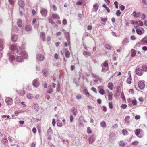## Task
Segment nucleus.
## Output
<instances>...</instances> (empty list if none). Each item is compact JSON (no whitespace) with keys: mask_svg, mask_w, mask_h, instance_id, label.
I'll return each mask as SVG.
<instances>
[{"mask_svg":"<svg viewBox=\"0 0 147 147\" xmlns=\"http://www.w3.org/2000/svg\"><path fill=\"white\" fill-rule=\"evenodd\" d=\"M11 49L13 51L16 50L17 53L19 52L20 54H21L22 49L21 47H18L16 45H13L11 47Z\"/></svg>","mask_w":147,"mask_h":147,"instance_id":"1","label":"nucleus"},{"mask_svg":"<svg viewBox=\"0 0 147 147\" xmlns=\"http://www.w3.org/2000/svg\"><path fill=\"white\" fill-rule=\"evenodd\" d=\"M52 86L50 85L48 87V90H47V93L51 94V93L53 91V89L55 87L56 84L54 83L52 84Z\"/></svg>","mask_w":147,"mask_h":147,"instance_id":"2","label":"nucleus"},{"mask_svg":"<svg viewBox=\"0 0 147 147\" xmlns=\"http://www.w3.org/2000/svg\"><path fill=\"white\" fill-rule=\"evenodd\" d=\"M5 101L6 103L8 105H11L13 103V100L10 98H6L5 100Z\"/></svg>","mask_w":147,"mask_h":147,"instance_id":"3","label":"nucleus"},{"mask_svg":"<svg viewBox=\"0 0 147 147\" xmlns=\"http://www.w3.org/2000/svg\"><path fill=\"white\" fill-rule=\"evenodd\" d=\"M36 58L38 61H42L44 60L45 57L43 55L39 54L37 55Z\"/></svg>","mask_w":147,"mask_h":147,"instance_id":"4","label":"nucleus"},{"mask_svg":"<svg viewBox=\"0 0 147 147\" xmlns=\"http://www.w3.org/2000/svg\"><path fill=\"white\" fill-rule=\"evenodd\" d=\"M98 89L99 93L102 95H103L105 94V90L102 88V87L99 86L98 87Z\"/></svg>","mask_w":147,"mask_h":147,"instance_id":"5","label":"nucleus"},{"mask_svg":"<svg viewBox=\"0 0 147 147\" xmlns=\"http://www.w3.org/2000/svg\"><path fill=\"white\" fill-rule=\"evenodd\" d=\"M138 85L139 88L141 89H142L145 87V84L144 83V82L141 81H140L138 82Z\"/></svg>","mask_w":147,"mask_h":147,"instance_id":"6","label":"nucleus"},{"mask_svg":"<svg viewBox=\"0 0 147 147\" xmlns=\"http://www.w3.org/2000/svg\"><path fill=\"white\" fill-rule=\"evenodd\" d=\"M32 84L34 87H38L39 85V82L36 79H35L33 81Z\"/></svg>","mask_w":147,"mask_h":147,"instance_id":"7","label":"nucleus"},{"mask_svg":"<svg viewBox=\"0 0 147 147\" xmlns=\"http://www.w3.org/2000/svg\"><path fill=\"white\" fill-rule=\"evenodd\" d=\"M40 13L41 15L44 17H46L47 16V10L45 9H43L42 10L40 11Z\"/></svg>","mask_w":147,"mask_h":147,"instance_id":"8","label":"nucleus"},{"mask_svg":"<svg viewBox=\"0 0 147 147\" xmlns=\"http://www.w3.org/2000/svg\"><path fill=\"white\" fill-rule=\"evenodd\" d=\"M141 13L140 12H136L135 11H133V15L134 16L135 18H138L141 16Z\"/></svg>","mask_w":147,"mask_h":147,"instance_id":"9","label":"nucleus"},{"mask_svg":"<svg viewBox=\"0 0 147 147\" xmlns=\"http://www.w3.org/2000/svg\"><path fill=\"white\" fill-rule=\"evenodd\" d=\"M136 74L139 76L141 75L142 74V69L139 68H138L136 69Z\"/></svg>","mask_w":147,"mask_h":147,"instance_id":"10","label":"nucleus"},{"mask_svg":"<svg viewBox=\"0 0 147 147\" xmlns=\"http://www.w3.org/2000/svg\"><path fill=\"white\" fill-rule=\"evenodd\" d=\"M51 17L54 19H59L60 18L59 15L57 14L53 13L51 15Z\"/></svg>","mask_w":147,"mask_h":147,"instance_id":"11","label":"nucleus"},{"mask_svg":"<svg viewBox=\"0 0 147 147\" xmlns=\"http://www.w3.org/2000/svg\"><path fill=\"white\" fill-rule=\"evenodd\" d=\"M40 37L42 39V41H45V34L43 32H42L40 33Z\"/></svg>","mask_w":147,"mask_h":147,"instance_id":"12","label":"nucleus"},{"mask_svg":"<svg viewBox=\"0 0 147 147\" xmlns=\"http://www.w3.org/2000/svg\"><path fill=\"white\" fill-rule=\"evenodd\" d=\"M18 4L19 6L21 7H23L24 6L25 4L24 2L22 0H20L19 1Z\"/></svg>","mask_w":147,"mask_h":147,"instance_id":"13","label":"nucleus"},{"mask_svg":"<svg viewBox=\"0 0 147 147\" xmlns=\"http://www.w3.org/2000/svg\"><path fill=\"white\" fill-rule=\"evenodd\" d=\"M129 42V39L127 38H125L122 42V44L123 45H126Z\"/></svg>","mask_w":147,"mask_h":147,"instance_id":"14","label":"nucleus"},{"mask_svg":"<svg viewBox=\"0 0 147 147\" xmlns=\"http://www.w3.org/2000/svg\"><path fill=\"white\" fill-rule=\"evenodd\" d=\"M113 93L111 92L108 93V99L109 101H111L113 99Z\"/></svg>","mask_w":147,"mask_h":147,"instance_id":"15","label":"nucleus"},{"mask_svg":"<svg viewBox=\"0 0 147 147\" xmlns=\"http://www.w3.org/2000/svg\"><path fill=\"white\" fill-rule=\"evenodd\" d=\"M12 41L14 42H16L18 40V37L16 35H13L12 36Z\"/></svg>","mask_w":147,"mask_h":147,"instance_id":"16","label":"nucleus"},{"mask_svg":"<svg viewBox=\"0 0 147 147\" xmlns=\"http://www.w3.org/2000/svg\"><path fill=\"white\" fill-rule=\"evenodd\" d=\"M43 74L45 76H47L49 75V71L45 69H43L42 70Z\"/></svg>","mask_w":147,"mask_h":147,"instance_id":"17","label":"nucleus"},{"mask_svg":"<svg viewBox=\"0 0 147 147\" xmlns=\"http://www.w3.org/2000/svg\"><path fill=\"white\" fill-rule=\"evenodd\" d=\"M65 55L66 58H68L70 57V53L68 50H67L65 52Z\"/></svg>","mask_w":147,"mask_h":147,"instance_id":"18","label":"nucleus"},{"mask_svg":"<svg viewBox=\"0 0 147 147\" xmlns=\"http://www.w3.org/2000/svg\"><path fill=\"white\" fill-rule=\"evenodd\" d=\"M113 85L111 82H109L108 84V87L111 90H112L113 88Z\"/></svg>","mask_w":147,"mask_h":147,"instance_id":"19","label":"nucleus"},{"mask_svg":"<svg viewBox=\"0 0 147 147\" xmlns=\"http://www.w3.org/2000/svg\"><path fill=\"white\" fill-rule=\"evenodd\" d=\"M16 60L19 62H22L23 60V59L21 56H18L16 58Z\"/></svg>","mask_w":147,"mask_h":147,"instance_id":"20","label":"nucleus"},{"mask_svg":"<svg viewBox=\"0 0 147 147\" xmlns=\"http://www.w3.org/2000/svg\"><path fill=\"white\" fill-rule=\"evenodd\" d=\"M22 20L20 19H19L18 20L17 22V24L18 26V27H22Z\"/></svg>","mask_w":147,"mask_h":147,"instance_id":"21","label":"nucleus"},{"mask_svg":"<svg viewBox=\"0 0 147 147\" xmlns=\"http://www.w3.org/2000/svg\"><path fill=\"white\" fill-rule=\"evenodd\" d=\"M131 57H133L136 55V51L135 50H134L133 49L131 50Z\"/></svg>","mask_w":147,"mask_h":147,"instance_id":"22","label":"nucleus"},{"mask_svg":"<svg viewBox=\"0 0 147 147\" xmlns=\"http://www.w3.org/2000/svg\"><path fill=\"white\" fill-rule=\"evenodd\" d=\"M25 29L27 31H30L32 30V28L31 26L27 25L25 27Z\"/></svg>","mask_w":147,"mask_h":147,"instance_id":"23","label":"nucleus"},{"mask_svg":"<svg viewBox=\"0 0 147 147\" xmlns=\"http://www.w3.org/2000/svg\"><path fill=\"white\" fill-rule=\"evenodd\" d=\"M131 77H129L128 78L127 80V82L129 84H130L131 83Z\"/></svg>","mask_w":147,"mask_h":147,"instance_id":"24","label":"nucleus"},{"mask_svg":"<svg viewBox=\"0 0 147 147\" xmlns=\"http://www.w3.org/2000/svg\"><path fill=\"white\" fill-rule=\"evenodd\" d=\"M73 113H72L74 115H76L78 113V111H77V110L75 108H74L73 109Z\"/></svg>","mask_w":147,"mask_h":147,"instance_id":"25","label":"nucleus"},{"mask_svg":"<svg viewBox=\"0 0 147 147\" xmlns=\"http://www.w3.org/2000/svg\"><path fill=\"white\" fill-rule=\"evenodd\" d=\"M83 92L84 93L87 95L88 96H90V94L88 92V91L86 89H84L83 90Z\"/></svg>","mask_w":147,"mask_h":147,"instance_id":"26","label":"nucleus"},{"mask_svg":"<svg viewBox=\"0 0 147 147\" xmlns=\"http://www.w3.org/2000/svg\"><path fill=\"white\" fill-rule=\"evenodd\" d=\"M27 97L29 99H32L33 98L32 95L30 93L28 94L27 95Z\"/></svg>","mask_w":147,"mask_h":147,"instance_id":"27","label":"nucleus"},{"mask_svg":"<svg viewBox=\"0 0 147 147\" xmlns=\"http://www.w3.org/2000/svg\"><path fill=\"white\" fill-rule=\"evenodd\" d=\"M136 32L137 34L139 35H140L142 34V31L139 29H137L136 30Z\"/></svg>","mask_w":147,"mask_h":147,"instance_id":"28","label":"nucleus"},{"mask_svg":"<svg viewBox=\"0 0 147 147\" xmlns=\"http://www.w3.org/2000/svg\"><path fill=\"white\" fill-rule=\"evenodd\" d=\"M93 7L94 9L96 11L98 8V6L97 3L94 4L93 5Z\"/></svg>","mask_w":147,"mask_h":147,"instance_id":"29","label":"nucleus"},{"mask_svg":"<svg viewBox=\"0 0 147 147\" xmlns=\"http://www.w3.org/2000/svg\"><path fill=\"white\" fill-rule=\"evenodd\" d=\"M103 65L105 67H107L108 66V61L105 60L103 63Z\"/></svg>","mask_w":147,"mask_h":147,"instance_id":"30","label":"nucleus"},{"mask_svg":"<svg viewBox=\"0 0 147 147\" xmlns=\"http://www.w3.org/2000/svg\"><path fill=\"white\" fill-rule=\"evenodd\" d=\"M140 133V130L139 129H137L136 130L135 134L136 136L138 135Z\"/></svg>","mask_w":147,"mask_h":147,"instance_id":"31","label":"nucleus"},{"mask_svg":"<svg viewBox=\"0 0 147 147\" xmlns=\"http://www.w3.org/2000/svg\"><path fill=\"white\" fill-rule=\"evenodd\" d=\"M87 132L88 134H91L92 133L90 128L89 127H88L87 128Z\"/></svg>","mask_w":147,"mask_h":147,"instance_id":"32","label":"nucleus"},{"mask_svg":"<svg viewBox=\"0 0 147 147\" xmlns=\"http://www.w3.org/2000/svg\"><path fill=\"white\" fill-rule=\"evenodd\" d=\"M119 144L120 146L122 147H124L125 145L124 142L123 141H120L119 142Z\"/></svg>","mask_w":147,"mask_h":147,"instance_id":"33","label":"nucleus"},{"mask_svg":"<svg viewBox=\"0 0 147 147\" xmlns=\"http://www.w3.org/2000/svg\"><path fill=\"white\" fill-rule=\"evenodd\" d=\"M100 124L102 127L103 128H105L106 127V123L105 121L101 122Z\"/></svg>","mask_w":147,"mask_h":147,"instance_id":"34","label":"nucleus"},{"mask_svg":"<svg viewBox=\"0 0 147 147\" xmlns=\"http://www.w3.org/2000/svg\"><path fill=\"white\" fill-rule=\"evenodd\" d=\"M83 54L84 55H87L88 56H90L91 55V53H90L86 51L84 52Z\"/></svg>","mask_w":147,"mask_h":147,"instance_id":"35","label":"nucleus"},{"mask_svg":"<svg viewBox=\"0 0 147 147\" xmlns=\"http://www.w3.org/2000/svg\"><path fill=\"white\" fill-rule=\"evenodd\" d=\"M105 48L108 49H110L111 48V46L108 44H106L105 46Z\"/></svg>","mask_w":147,"mask_h":147,"instance_id":"36","label":"nucleus"},{"mask_svg":"<svg viewBox=\"0 0 147 147\" xmlns=\"http://www.w3.org/2000/svg\"><path fill=\"white\" fill-rule=\"evenodd\" d=\"M57 125L59 127H61L62 126V124L61 123V121L59 120H57Z\"/></svg>","mask_w":147,"mask_h":147,"instance_id":"37","label":"nucleus"},{"mask_svg":"<svg viewBox=\"0 0 147 147\" xmlns=\"http://www.w3.org/2000/svg\"><path fill=\"white\" fill-rule=\"evenodd\" d=\"M88 140L90 144L92 143L94 141V139L92 138H89Z\"/></svg>","mask_w":147,"mask_h":147,"instance_id":"38","label":"nucleus"},{"mask_svg":"<svg viewBox=\"0 0 147 147\" xmlns=\"http://www.w3.org/2000/svg\"><path fill=\"white\" fill-rule=\"evenodd\" d=\"M121 14V12L119 10H117L116 11V15L117 16H119Z\"/></svg>","mask_w":147,"mask_h":147,"instance_id":"39","label":"nucleus"},{"mask_svg":"<svg viewBox=\"0 0 147 147\" xmlns=\"http://www.w3.org/2000/svg\"><path fill=\"white\" fill-rule=\"evenodd\" d=\"M142 69L144 71H147V67L145 65H143L142 67Z\"/></svg>","mask_w":147,"mask_h":147,"instance_id":"40","label":"nucleus"},{"mask_svg":"<svg viewBox=\"0 0 147 147\" xmlns=\"http://www.w3.org/2000/svg\"><path fill=\"white\" fill-rule=\"evenodd\" d=\"M54 58L55 59H56V60H57V59H59V55H58V54L57 53H55L54 55Z\"/></svg>","mask_w":147,"mask_h":147,"instance_id":"41","label":"nucleus"},{"mask_svg":"<svg viewBox=\"0 0 147 147\" xmlns=\"http://www.w3.org/2000/svg\"><path fill=\"white\" fill-rule=\"evenodd\" d=\"M91 90L93 91L95 93H97V91L96 90V88L94 87H92L91 88Z\"/></svg>","mask_w":147,"mask_h":147,"instance_id":"42","label":"nucleus"},{"mask_svg":"<svg viewBox=\"0 0 147 147\" xmlns=\"http://www.w3.org/2000/svg\"><path fill=\"white\" fill-rule=\"evenodd\" d=\"M127 107V105L126 104H122L121 106V107L123 109H125Z\"/></svg>","mask_w":147,"mask_h":147,"instance_id":"43","label":"nucleus"},{"mask_svg":"<svg viewBox=\"0 0 147 147\" xmlns=\"http://www.w3.org/2000/svg\"><path fill=\"white\" fill-rule=\"evenodd\" d=\"M62 34V33L60 31H59L56 33L55 35L57 36H58Z\"/></svg>","mask_w":147,"mask_h":147,"instance_id":"44","label":"nucleus"},{"mask_svg":"<svg viewBox=\"0 0 147 147\" xmlns=\"http://www.w3.org/2000/svg\"><path fill=\"white\" fill-rule=\"evenodd\" d=\"M55 123H56L55 120V119H52V124L53 125V126H54L55 125Z\"/></svg>","mask_w":147,"mask_h":147,"instance_id":"45","label":"nucleus"},{"mask_svg":"<svg viewBox=\"0 0 147 147\" xmlns=\"http://www.w3.org/2000/svg\"><path fill=\"white\" fill-rule=\"evenodd\" d=\"M82 96L78 94L76 96V98L77 99H79L81 98Z\"/></svg>","mask_w":147,"mask_h":147,"instance_id":"46","label":"nucleus"},{"mask_svg":"<svg viewBox=\"0 0 147 147\" xmlns=\"http://www.w3.org/2000/svg\"><path fill=\"white\" fill-rule=\"evenodd\" d=\"M10 59L12 61L14 60L15 59V57L13 55H11L9 57Z\"/></svg>","mask_w":147,"mask_h":147,"instance_id":"47","label":"nucleus"},{"mask_svg":"<svg viewBox=\"0 0 147 147\" xmlns=\"http://www.w3.org/2000/svg\"><path fill=\"white\" fill-rule=\"evenodd\" d=\"M2 141L4 144H5L8 142V140L7 138H5L2 140Z\"/></svg>","mask_w":147,"mask_h":147,"instance_id":"48","label":"nucleus"},{"mask_svg":"<svg viewBox=\"0 0 147 147\" xmlns=\"http://www.w3.org/2000/svg\"><path fill=\"white\" fill-rule=\"evenodd\" d=\"M109 108L111 109H112L113 108L112 103L111 102H109Z\"/></svg>","mask_w":147,"mask_h":147,"instance_id":"49","label":"nucleus"},{"mask_svg":"<svg viewBox=\"0 0 147 147\" xmlns=\"http://www.w3.org/2000/svg\"><path fill=\"white\" fill-rule=\"evenodd\" d=\"M119 8L121 10L123 11L125 7L123 5H121L119 6Z\"/></svg>","mask_w":147,"mask_h":147,"instance_id":"50","label":"nucleus"},{"mask_svg":"<svg viewBox=\"0 0 147 147\" xmlns=\"http://www.w3.org/2000/svg\"><path fill=\"white\" fill-rule=\"evenodd\" d=\"M52 8L54 11H56L57 10V7L55 5H52Z\"/></svg>","mask_w":147,"mask_h":147,"instance_id":"51","label":"nucleus"},{"mask_svg":"<svg viewBox=\"0 0 147 147\" xmlns=\"http://www.w3.org/2000/svg\"><path fill=\"white\" fill-rule=\"evenodd\" d=\"M121 96L123 100H125V97L123 92L121 94Z\"/></svg>","mask_w":147,"mask_h":147,"instance_id":"52","label":"nucleus"},{"mask_svg":"<svg viewBox=\"0 0 147 147\" xmlns=\"http://www.w3.org/2000/svg\"><path fill=\"white\" fill-rule=\"evenodd\" d=\"M122 133L124 135H125L127 134V131L123 129L122 130Z\"/></svg>","mask_w":147,"mask_h":147,"instance_id":"53","label":"nucleus"},{"mask_svg":"<svg viewBox=\"0 0 147 147\" xmlns=\"http://www.w3.org/2000/svg\"><path fill=\"white\" fill-rule=\"evenodd\" d=\"M130 117L129 116H127L125 117V120L126 122H127L128 121Z\"/></svg>","mask_w":147,"mask_h":147,"instance_id":"54","label":"nucleus"},{"mask_svg":"<svg viewBox=\"0 0 147 147\" xmlns=\"http://www.w3.org/2000/svg\"><path fill=\"white\" fill-rule=\"evenodd\" d=\"M141 19L142 20H144L146 17L145 15L144 14H143L142 15H141Z\"/></svg>","mask_w":147,"mask_h":147,"instance_id":"55","label":"nucleus"},{"mask_svg":"<svg viewBox=\"0 0 147 147\" xmlns=\"http://www.w3.org/2000/svg\"><path fill=\"white\" fill-rule=\"evenodd\" d=\"M62 23L64 25H66L67 24V20L65 19H64L62 21Z\"/></svg>","mask_w":147,"mask_h":147,"instance_id":"56","label":"nucleus"},{"mask_svg":"<svg viewBox=\"0 0 147 147\" xmlns=\"http://www.w3.org/2000/svg\"><path fill=\"white\" fill-rule=\"evenodd\" d=\"M132 104L134 105H137V101L136 100H134L132 101Z\"/></svg>","mask_w":147,"mask_h":147,"instance_id":"57","label":"nucleus"},{"mask_svg":"<svg viewBox=\"0 0 147 147\" xmlns=\"http://www.w3.org/2000/svg\"><path fill=\"white\" fill-rule=\"evenodd\" d=\"M129 93H131L132 94H134V90L133 89H130L129 90Z\"/></svg>","mask_w":147,"mask_h":147,"instance_id":"58","label":"nucleus"},{"mask_svg":"<svg viewBox=\"0 0 147 147\" xmlns=\"http://www.w3.org/2000/svg\"><path fill=\"white\" fill-rule=\"evenodd\" d=\"M138 23L139 24V25L140 26H142L143 25V22L141 20H139L138 21Z\"/></svg>","mask_w":147,"mask_h":147,"instance_id":"59","label":"nucleus"},{"mask_svg":"<svg viewBox=\"0 0 147 147\" xmlns=\"http://www.w3.org/2000/svg\"><path fill=\"white\" fill-rule=\"evenodd\" d=\"M142 41L143 42V43H147V40L145 38H144L142 40Z\"/></svg>","mask_w":147,"mask_h":147,"instance_id":"60","label":"nucleus"},{"mask_svg":"<svg viewBox=\"0 0 147 147\" xmlns=\"http://www.w3.org/2000/svg\"><path fill=\"white\" fill-rule=\"evenodd\" d=\"M47 40L48 42H50L51 40V36H48L47 37Z\"/></svg>","mask_w":147,"mask_h":147,"instance_id":"61","label":"nucleus"},{"mask_svg":"<svg viewBox=\"0 0 147 147\" xmlns=\"http://www.w3.org/2000/svg\"><path fill=\"white\" fill-rule=\"evenodd\" d=\"M9 3L11 4H14V2L13 0H8Z\"/></svg>","mask_w":147,"mask_h":147,"instance_id":"62","label":"nucleus"},{"mask_svg":"<svg viewBox=\"0 0 147 147\" xmlns=\"http://www.w3.org/2000/svg\"><path fill=\"white\" fill-rule=\"evenodd\" d=\"M114 4L115 5V7L116 8H118V2L117 1H115L114 2Z\"/></svg>","mask_w":147,"mask_h":147,"instance_id":"63","label":"nucleus"},{"mask_svg":"<svg viewBox=\"0 0 147 147\" xmlns=\"http://www.w3.org/2000/svg\"><path fill=\"white\" fill-rule=\"evenodd\" d=\"M138 142L137 141H135L133 142L132 143V144L133 145H137L138 144Z\"/></svg>","mask_w":147,"mask_h":147,"instance_id":"64","label":"nucleus"}]
</instances>
